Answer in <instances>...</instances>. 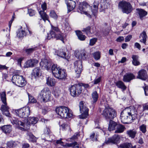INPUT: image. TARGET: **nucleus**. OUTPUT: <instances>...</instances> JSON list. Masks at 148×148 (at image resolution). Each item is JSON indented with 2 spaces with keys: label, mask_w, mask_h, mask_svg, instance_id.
<instances>
[{
  "label": "nucleus",
  "mask_w": 148,
  "mask_h": 148,
  "mask_svg": "<svg viewBox=\"0 0 148 148\" xmlns=\"http://www.w3.org/2000/svg\"><path fill=\"white\" fill-rule=\"evenodd\" d=\"M53 76L60 80L65 81L67 79L66 70L57 64H53L52 68Z\"/></svg>",
  "instance_id": "f257e3e1"
},
{
  "label": "nucleus",
  "mask_w": 148,
  "mask_h": 148,
  "mask_svg": "<svg viewBox=\"0 0 148 148\" xmlns=\"http://www.w3.org/2000/svg\"><path fill=\"white\" fill-rule=\"evenodd\" d=\"M51 29L49 33H47L46 39L48 40L51 38L55 39L56 40H60L64 43V34L61 32L60 29L58 27H55L51 25Z\"/></svg>",
  "instance_id": "f03ea898"
},
{
  "label": "nucleus",
  "mask_w": 148,
  "mask_h": 148,
  "mask_svg": "<svg viewBox=\"0 0 148 148\" xmlns=\"http://www.w3.org/2000/svg\"><path fill=\"white\" fill-rule=\"evenodd\" d=\"M101 109L99 108L98 111L101 113V115L107 121L114 119V118L116 116V111L115 110L109 106L107 107L105 106L104 110L101 113Z\"/></svg>",
  "instance_id": "7ed1b4c3"
},
{
  "label": "nucleus",
  "mask_w": 148,
  "mask_h": 148,
  "mask_svg": "<svg viewBox=\"0 0 148 148\" xmlns=\"http://www.w3.org/2000/svg\"><path fill=\"white\" fill-rule=\"evenodd\" d=\"M71 112L69 108L64 106L56 107L55 109V112L61 118L68 119L72 117L73 114Z\"/></svg>",
  "instance_id": "20e7f679"
},
{
  "label": "nucleus",
  "mask_w": 148,
  "mask_h": 148,
  "mask_svg": "<svg viewBox=\"0 0 148 148\" xmlns=\"http://www.w3.org/2000/svg\"><path fill=\"white\" fill-rule=\"evenodd\" d=\"M51 96V92L49 88L46 87L43 88L39 93L38 97L41 103H45L52 100Z\"/></svg>",
  "instance_id": "39448f33"
},
{
  "label": "nucleus",
  "mask_w": 148,
  "mask_h": 148,
  "mask_svg": "<svg viewBox=\"0 0 148 148\" xmlns=\"http://www.w3.org/2000/svg\"><path fill=\"white\" fill-rule=\"evenodd\" d=\"M11 81L14 84L21 87L25 86L27 83L25 79L23 76L18 74L14 75L12 77Z\"/></svg>",
  "instance_id": "423d86ee"
},
{
  "label": "nucleus",
  "mask_w": 148,
  "mask_h": 148,
  "mask_svg": "<svg viewBox=\"0 0 148 148\" xmlns=\"http://www.w3.org/2000/svg\"><path fill=\"white\" fill-rule=\"evenodd\" d=\"M119 8L121 9L123 13L128 14L131 13L133 10V7L131 4L125 1H120L118 4Z\"/></svg>",
  "instance_id": "0eeeda50"
},
{
  "label": "nucleus",
  "mask_w": 148,
  "mask_h": 148,
  "mask_svg": "<svg viewBox=\"0 0 148 148\" xmlns=\"http://www.w3.org/2000/svg\"><path fill=\"white\" fill-rule=\"evenodd\" d=\"M69 90L71 95L74 97H78L81 94L82 90L79 83L71 85Z\"/></svg>",
  "instance_id": "6e6552de"
},
{
  "label": "nucleus",
  "mask_w": 148,
  "mask_h": 148,
  "mask_svg": "<svg viewBox=\"0 0 148 148\" xmlns=\"http://www.w3.org/2000/svg\"><path fill=\"white\" fill-rule=\"evenodd\" d=\"M91 9L92 6L88 3L86 2H83L79 5L78 11L79 12V11L82 14H84L89 17L91 18V15L90 14Z\"/></svg>",
  "instance_id": "1a4fd4ad"
},
{
  "label": "nucleus",
  "mask_w": 148,
  "mask_h": 148,
  "mask_svg": "<svg viewBox=\"0 0 148 148\" xmlns=\"http://www.w3.org/2000/svg\"><path fill=\"white\" fill-rule=\"evenodd\" d=\"M15 112L16 116L18 117L23 119L27 118L30 114V107L27 106L24 107L16 110Z\"/></svg>",
  "instance_id": "9d476101"
},
{
  "label": "nucleus",
  "mask_w": 148,
  "mask_h": 148,
  "mask_svg": "<svg viewBox=\"0 0 148 148\" xmlns=\"http://www.w3.org/2000/svg\"><path fill=\"white\" fill-rule=\"evenodd\" d=\"M129 112L127 109H124L121 112V122L124 124H128L132 122L133 121L131 119V116H130Z\"/></svg>",
  "instance_id": "9b49d317"
},
{
  "label": "nucleus",
  "mask_w": 148,
  "mask_h": 148,
  "mask_svg": "<svg viewBox=\"0 0 148 148\" xmlns=\"http://www.w3.org/2000/svg\"><path fill=\"white\" fill-rule=\"evenodd\" d=\"M79 111L81 113L80 118L82 119H85L88 115L89 110L88 108L84 105V101H81L79 103Z\"/></svg>",
  "instance_id": "f8f14e48"
},
{
  "label": "nucleus",
  "mask_w": 148,
  "mask_h": 148,
  "mask_svg": "<svg viewBox=\"0 0 148 148\" xmlns=\"http://www.w3.org/2000/svg\"><path fill=\"white\" fill-rule=\"evenodd\" d=\"M74 64L76 77L78 78L80 76L81 73L83 70L82 61H76Z\"/></svg>",
  "instance_id": "ddd939ff"
},
{
  "label": "nucleus",
  "mask_w": 148,
  "mask_h": 148,
  "mask_svg": "<svg viewBox=\"0 0 148 148\" xmlns=\"http://www.w3.org/2000/svg\"><path fill=\"white\" fill-rule=\"evenodd\" d=\"M54 51V54L55 55L63 58L65 60H67L66 57V53L65 52V50L62 48H59L58 49H53Z\"/></svg>",
  "instance_id": "4468645a"
},
{
  "label": "nucleus",
  "mask_w": 148,
  "mask_h": 148,
  "mask_svg": "<svg viewBox=\"0 0 148 148\" xmlns=\"http://www.w3.org/2000/svg\"><path fill=\"white\" fill-rule=\"evenodd\" d=\"M148 78V74L147 71L143 69L140 70L138 73L137 78L143 81L146 80Z\"/></svg>",
  "instance_id": "2eb2a0df"
},
{
  "label": "nucleus",
  "mask_w": 148,
  "mask_h": 148,
  "mask_svg": "<svg viewBox=\"0 0 148 148\" xmlns=\"http://www.w3.org/2000/svg\"><path fill=\"white\" fill-rule=\"evenodd\" d=\"M38 62V60L35 58L27 60L25 63L24 67L28 68L34 67Z\"/></svg>",
  "instance_id": "dca6fc26"
},
{
  "label": "nucleus",
  "mask_w": 148,
  "mask_h": 148,
  "mask_svg": "<svg viewBox=\"0 0 148 148\" xmlns=\"http://www.w3.org/2000/svg\"><path fill=\"white\" fill-rule=\"evenodd\" d=\"M2 104L1 106V110L3 114L7 116L10 117L11 114L9 112L10 107L7 105V102H2Z\"/></svg>",
  "instance_id": "f3484780"
},
{
  "label": "nucleus",
  "mask_w": 148,
  "mask_h": 148,
  "mask_svg": "<svg viewBox=\"0 0 148 148\" xmlns=\"http://www.w3.org/2000/svg\"><path fill=\"white\" fill-rule=\"evenodd\" d=\"M135 79V76L133 73L128 72L126 73L123 76V81L125 82H130L131 81Z\"/></svg>",
  "instance_id": "a211bd4d"
},
{
  "label": "nucleus",
  "mask_w": 148,
  "mask_h": 148,
  "mask_svg": "<svg viewBox=\"0 0 148 148\" xmlns=\"http://www.w3.org/2000/svg\"><path fill=\"white\" fill-rule=\"evenodd\" d=\"M82 31L89 37L91 36L95 32L93 27L90 26L83 28Z\"/></svg>",
  "instance_id": "6ab92c4d"
},
{
  "label": "nucleus",
  "mask_w": 148,
  "mask_h": 148,
  "mask_svg": "<svg viewBox=\"0 0 148 148\" xmlns=\"http://www.w3.org/2000/svg\"><path fill=\"white\" fill-rule=\"evenodd\" d=\"M67 8V12H70L75 7L76 3L75 1L71 0H68L66 3Z\"/></svg>",
  "instance_id": "aec40b11"
},
{
  "label": "nucleus",
  "mask_w": 148,
  "mask_h": 148,
  "mask_svg": "<svg viewBox=\"0 0 148 148\" xmlns=\"http://www.w3.org/2000/svg\"><path fill=\"white\" fill-rule=\"evenodd\" d=\"M110 3L107 0H101L100 2V11L102 12L106 9H108L110 7Z\"/></svg>",
  "instance_id": "412c9836"
},
{
  "label": "nucleus",
  "mask_w": 148,
  "mask_h": 148,
  "mask_svg": "<svg viewBox=\"0 0 148 148\" xmlns=\"http://www.w3.org/2000/svg\"><path fill=\"white\" fill-rule=\"evenodd\" d=\"M41 71L39 67L35 68L33 70L31 75L32 78L36 79L39 77L40 72Z\"/></svg>",
  "instance_id": "4be33fe9"
},
{
  "label": "nucleus",
  "mask_w": 148,
  "mask_h": 148,
  "mask_svg": "<svg viewBox=\"0 0 148 148\" xmlns=\"http://www.w3.org/2000/svg\"><path fill=\"white\" fill-rule=\"evenodd\" d=\"M113 120L112 119L110 121H108L109 122L108 129L109 131L115 130L118 124L114 121H113Z\"/></svg>",
  "instance_id": "5701e85b"
},
{
  "label": "nucleus",
  "mask_w": 148,
  "mask_h": 148,
  "mask_svg": "<svg viewBox=\"0 0 148 148\" xmlns=\"http://www.w3.org/2000/svg\"><path fill=\"white\" fill-rule=\"evenodd\" d=\"M129 112L130 116H131V119L134 121L137 118V112L135 109L130 110L129 109H126Z\"/></svg>",
  "instance_id": "b1692460"
},
{
  "label": "nucleus",
  "mask_w": 148,
  "mask_h": 148,
  "mask_svg": "<svg viewBox=\"0 0 148 148\" xmlns=\"http://www.w3.org/2000/svg\"><path fill=\"white\" fill-rule=\"evenodd\" d=\"M56 83V80L53 77H49L47 78L46 84L49 86H54Z\"/></svg>",
  "instance_id": "393cba45"
},
{
  "label": "nucleus",
  "mask_w": 148,
  "mask_h": 148,
  "mask_svg": "<svg viewBox=\"0 0 148 148\" xmlns=\"http://www.w3.org/2000/svg\"><path fill=\"white\" fill-rule=\"evenodd\" d=\"M99 2L98 1H95L93 3V8L91 9V12L95 16L96 15L97 13L98 10V6L99 5Z\"/></svg>",
  "instance_id": "a878e982"
},
{
  "label": "nucleus",
  "mask_w": 148,
  "mask_h": 148,
  "mask_svg": "<svg viewBox=\"0 0 148 148\" xmlns=\"http://www.w3.org/2000/svg\"><path fill=\"white\" fill-rule=\"evenodd\" d=\"M115 84L117 88L121 89L123 91L125 90L127 88L124 83L121 80H118L115 83Z\"/></svg>",
  "instance_id": "bb28decb"
},
{
  "label": "nucleus",
  "mask_w": 148,
  "mask_h": 148,
  "mask_svg": "<svg viewBox=\"0 0 148 148\" xmlns=\"http://www.w3.org/2000/svg\"><path fill=\"white\" fill-rule=\"evenodd\" d=\"M38 120V118L37 117H30L29 118L27 123H25L27 124L26 125L29 128L30 126V124L33 125H35L37 123Z\"/></svg>",
  "instance_id": "cd10ccee"
},
{
  "label": "nucleus",
  "mask_w": 148,
  "mask_h": 148,
  "mask_svg": "<svg viewBox=\"0 0 148 148\" xmlns=\"http://www.w3.org/2000/svg\"><path fill=\"white\" fill-rule=\"evenodd\" d=\"M12 122L13 124H16V125L18 126L21 125L24 127L25 128L27 129H28L27 127H25L26 124H25V123L19 121L17 118H14L13 119H12Z\"/></svg>",
  "instance_id": "c85d7f7f"
},
{
  "label": "nucleus",
  "mask_w": 148,
  "mask_h": 148,
  "mask_svg": "<svg viewBox=\"0 0 148 148\" xmlns=\"http://www.w3.org/2000/svg\"><path fill=\"white\" fill-rule=\"evenodd\" d=\"M59 124L63 131L65 130L67 128L69 127L67 121L65 120H62L61 122H59Z\"/></svg>",
  "instance_id": "c756f323"
},
{
  "label": "nucleus",
  "mask_w": 148,
  "mask_h": 148,
  "mask_svg": "<svg viewBox=\"0 0 148 148\" xmlns=\"http://www.w3.org/2000/svg\"><path fill=\"white\" fill-rule=\"evenodd\" d=\"M147 37V36L146 32L144 30L140 34L139 38H142V39L140 40V42L141 43H143L145 45H146Z\"/></svg>",
  "instance_id": "7c9ffc66"
},
{
  "label": "nucleus",
  "mask_w": 148,
  "mask_h": 148,
  "mask_svg": "<svg viewBox=\"0 0 148 148\" xmlns=\"http://www.w3.org/2000/svg\"><path fill=\"white\" fill-rule=\"evenodd\" d=\"M92 100L91 101V103L92 105H95L98 100L99 95L97 92L95 90L92 94Z\"/></svg>",
  "instance_id": "2f4dec72"
},
{
  "label": "nucleus",
  "mask_w": 148,
  "mask_h": 148,
  "mask_svg": "<svg viewBox=\"0 0 148 148\" xmlns=\"http://www.w3.org/2000/svg\"><path fill=\"white\" fill-rule=\"evenodd\" d=\"M1 129L5 134L9 133L12 131V126L10 125H4L1 127Z\"/></svg>",
  "instance_id": "473e14b6"
},
{
  "label": "nucleus",
  "mask_w": 148,
  "mask_h": 148,
  "mask_svg": "<svg viewBox=\"0 0 148 148\" xmlns=\"http://www.w3.org/2000/svg\"><path fill=\"white\" fill-rule=\"evenodd\" d=\"M136 10L137 11L139 15L140 18L141 19H142L147 14V12L143 9L137 8Z\"/></svg>",
  "instance_id": "72a5a7b5"
},
{
  "label": "nucleus",
  "mask_w": 148,
  "mask_h": 148,
  "mask_svg": "<svg viewBox=\"0 0 148 148\" xmlns=\"http://www.w3.org/2000/svg\"><path fill=\"white\" fill-rule=\"evenodd\" d=\"M75 32L78 39L80 41H84L87 38L85 35L83 34L81 31L76 30Z\"/></svg>",
  "instance_id": "f704fd0d"
},
{
  "label": "nucleus",
  "mask_w": 148,
  "mask_h": 148,
  "mask_svg": "<svg viewBox=\"0 0 148 148\" xmlns=\"http://www.w3.org/2000/svg\"><path fill=\"white\" fill-rule=\"evenodd\" d=\"M51 132L49 127H46V131L44 132V135L46 137L43 139H46V138H49L51 139H54L55 138L54 136L51 134Z\"/></svg>",
  "instance_id": "c9c22d12"
},
{
  "label": "nucleus",
  "mask_w": 148,
  "mask_h": 148,
  "mask_svg": "<svg viewBox=\"0 0 148 148\" xmlns=\"http://www.w3.org/2000/svg\"><path fill=\"white\" fill-rule=\"evenodd\" d=\"M125 129L124 125L120 124H118L116 128V130H115V132L116 133H122L124 132Z\"/></svg>",
  "instance_id": "e433bc0d"
},
{
  "label": "nucleus",
  "mask_w": 148,
  "mask_h": 148,
  "mask_svg": "<svg viewBox=\"0 0 148 148\" xmlns=\"http://www.w3.org/2000/svg\"><path fill=\"white\" fill-rule=\"evenodd\" d=\"M132 63L134 66H138L140 64V62L138 61L139 56L138 55H133L132 56Z\"/></svg>",
  "instance_id": "4c0bfd02"
},
{
  "label": "nucleus",
  "mask_w": 148,
  "mask_h": 148,
  "mask_svg": "<svg viewBox=\"0 0 148 148\" xmlns=\"http://www.w3.org/2000/svg\"><path fill=\"white\" fill-rule=\"evenodd\" d=\"M38 49V47H34L32 48L27 49H25V53L28 55H30L33 52Z\"/></svg>",
  "instance_id": "58836bf2"
},
{
  "label": "nucleus",
  "mask_w": 148,
  "mask_h": 148,
  "mask_svg": "<svg viewBox=\"0 0 148 148\" xmlns=\"http://www.w3.org/2000/svg\"><path fill=\"white\" fill-rule=\"evenodd\" d=\"M84 136L83 133L80 132L75 133L73 136L69 139H82Z\"/></svg>",
  "instance_id": "ea45409f"
},
{
  "label": "nucleus",
  "mask_w": 148,
  "mask_h": 148,
  "mask_svg": "<svg viewBox=\"0 0 148 148\" xmlns=\"http://www.w3.org/2000/svg\"><path fill=\"white\" fill-rule=\"evenodd\" d=\"M22 27L18 29V31L16 32L17 36L19 38H23L25 36H26V33L25 30H21Z\"/></svg>",
  "instance_id": "a19ab883"
},
{
  "label": "nucleus",
  "mask_w": 148,
  "mask_h": 148,
  "mask_svg": "<svg viewBox=\"0 0 148 148\" xmlns=\"http://www.w3.org/2000/svg\"><path fill=\"white\" fill-rule=\"evenodd\" d=\"M52 94L56 98H58L60 94V90L59 88L55 87L53 88Z\"/></svg>",
  "instance_id": "79ce46f5"
},
{
  "label": "nucleus",
  "mask_w": 148,
  "mask_h": 148,
  "mask_svg": "<svg viewBox=\"0 0 148 148\" xmlns=\"http://www.w3.org/2000/svg\"><path fill=\"white\" fill-rule=\"evenodd\" d=\"M120 142V139H108L105 143L108 144H117Z\"/></svg>",
  "instance_id": "37998d69"
},
{
  "label": "nucleus",
  "mask_w": 148,
  "mask_h": 148,
  "mask_svg": "<svg viewBox=\"0 0 148 148\" xmlns=\"http://www.w3.org/2000/svg\"><path fill=\"white\" fill-rule=\"evenodd\" d=\"M39 13L40 15L42 18L45 22L48 19V18H49L48 16L44 11L41 10L39 12Z\"/></svg>",
  "instance_id": "c03bdc74"
},
{
  "label": "nucleus",
  "mask_w": 148,
  "mask_h": 148,
  "mask_svg": "<svg viewBox=\"0 0 148 148\" xmlns=\"http://www.w3.org/2000/svg\"><path fill=\"white\" fill-rule=\"evenodd\" d=\"M127 134L129 137L132 138H134L136 134V132L133 130H130L127 131Z\"/></svg>",
  "instance_id": "a18cd8bd"
},
{
  "label": "nucleus",
  "mask_w": 148,
  "mask_h": 148,
  "mask_svg": "<svg viewBox=\"0 0 148 148\" xmlns=\"http://www.w3.org/2000/svg\"><path fill=\"white\" fill-rule=\"evenodd\" d=\"M49 16L50 17L53 18L55 20H57L58 18V15L53 10H51L50 11Z\"/></svg>",
  "instance_id": "49530a36"
},
{
  "label": "nucleus",
  "mask_w": 148,
  "mask_h": 148,
  "mask_svg": "<svg viewBox=\"0 0 148 148\" xmlns=\"http://www.w3.org/2000/svg\"><path fill=\"white\" fill-rule=\"evenodd\" d=\"M92 55L95 59L96 60H97L100 58L101 53L99 51L95 52L92 54Z\"/></svg>",
  "instance_id": "de8ad7c7"
},
{
  "label": "nucleus",
  "mask_w": 148,
  "mask_h": 148,
  "mask_svg": "<svg viewBox=\"0 0 148 148\" xmlns=\"http://www.w3.org/2000/svg\"><path fill=\"white\" fill-rule=\"evenodd\" d=\"M119 147L121 148H132V145L129 143H126L121 144Z\"/></svg>",
  "instance_id": "09e8293b"
},
{
  "label": "nucleus",
  "mask_w": 148,
  "mask_h": 148,
  "mask_svg": "<svg viewBox=\"0 0 148 148\" xmlns=\"http://www.w3.org/2000/svg\"><path fill=\"white\" fill-rule=\"evenodd\" d=\"M0 96L2 102H7L6 94L5 92H2L0 94Z\"/></svg>",
  "instance_id": "8fccbe9b"
},
{
  "label": "nucleus",
  "mask_w": 148,
  "mask_h": 148,
  "mask_svg": "<svg viewBox=\"0 0 148 148\" xmlns=\"http://www.w3.org/2000/svg\"><path fill=\"white\" fill-rule=\"evenodd\" d=\"M29 102L30 103H34L36 102V100L33 96L28 94Z\"/></svg>",
  "instance_id": "3c124183"
},
{
  "label": "nucleus",
  "mask_w": 148,
  "mask_h": 148,
  "mask_svg": "<svg viewBox=\"0 0 148 148\" xmlns=\"http://www.w3.org/2000/svg\"><path fill=\"white\" fill-rule=\"evenodd\" d=\"M66 145L68 147H73V148H79L78 144L76 142L71 143H67Z\"/></svg>",
  "instance_id": "603ef678"
},
{
  "label": "nucleus",
  "mask_w": 148,
  "mask_h": 148,
  "mask_svg": "<svg viewBox=\"0 0 148 148\" xmlns=\"http://www.w3.org/2000/svg\"><path fill=\"white\" fill-rule=\"evenodd\" d=\"M24 59V58L23 57H21L19 58H18V57L14 58V60L17 62L18 65L20 66H21L22 62Z\"/></svg>",
  "instance_id": "864d4df0"
},
{
  "label": "nucleus",
  "mask_w": 148,
  "mask_h": 148,
  "mask_svg": "<svg viewBox=\"0 0 148 148\" xmlns=\"http://www.w3.org/2000/svg\"><path fill=\"white\" fill-rule=\"evenodd\" d=\"M36 11L31 8L28 9V13L30 16H32L35 14Z\"/></svg>",
  "instance_id": "5fc2aeb1"
},
{
  "label": "nucleus",
  "mask_w": 148,
  "mask_h": 148,
  "mask_svg": "<svg viewBox=\"0 0 148 148\" xmlns=\"http://www.w3.org/2000/svg\"><path fill=\"white\" fill-rule=\"evenodd\" d=\"M48 60L47 59L42 60L41 61L40 63V66L43 67L46 66L47 64H48Z\"/></svg>",
  "instance_id": "6e6d98bb"
},
{
  "label": "nucleus",
  "mask_w": 148,
  "mask_h": 148,
  "mask_svg": "<svg viewBox=\"0 0 148 148\" xmlns=\"http://www.w3.org/2000/svg\"><path fill=\"white\" fill-rule=\"evenodd\" d=\"M26 135L27 136H28L29 139H38L36 138L31 132L27 131Z\"/></svg>",
  "instance_id": "4d7b16f0"
},
{
  "label": "nucleus",
  "mask_w": 148,
  "mask_h": 148,
  "mask_svg": "<svg viewBox=\"0 0 148 148\" xmlns=\"http://www.w3.org/2000/svg\"><path fill=\"white\" fill-rule=\"evenodd\" d=\"M52 65L51 63L49 61L48 62V64H47L46 66H45V67L48 71L51 70L52 71Z\"/></svg>",
  "instance_id": "13d9d810"
},
{
  "label": "nucleus",
  "mask_w": 148,
  "mask_h": 148,
  "mask_svg": "<svg viewBox=\"0 0 148 148\" xmlns=\"http://www.w3.org/2000/svg\"><path fill=\"white\" fill-rule=\"evenodd\" d=\"M140 130L143 133H145L146 132V126L143 124L140 127Z\"/></svg>",
  "instance_id": "bf43d9fd"
},
{
  "label": "nucleus",
  "mask_w": 148,
  "mask_h": 148,
  "mask_svg": "<svg viewBox=\"0 0 148 148\" xmlns=\"http://www.w3.org/2000/svg\"><path fill=\"white\" fill-rule=\"evenodd\" d=\"M145 86H143L142 88H143L145 94V96H148V86L146 85V84H145Z\"/></svg>",
  "instance_id": "052dcab7"
},
{
  "label": "nucleus",
  "mask_w": 148,
  "mask_h": 148,
  "mask_svg": "<svg viewBox=\"0 0 148 148\" xmlns=\"http://www.w3.org/2000/svg\"><path fill=\"white\" fill-rule=\"evenodd\" d=\"M97 41V39L96 38H94L91 39L90 41L89 45L91 46L93 45Z\"/></svg>",
  "instance_id": "680f3d73"
},
{
  "label": "nucleus",
  "mask_w": 148,
  "mask_h": 148,
  "mask_svg": "<svg viewBox=\"0 0 148 148\" xmlns=\"http://www.w3.org/2000/svg\"><path fill=\"white\" fill-rule=\"evenodd\" d=\"M15 143L14 142L10 141L8 142L7 143L8 146L10 148H12L14 147H15Z\"/></svg>",
  "instance_id": "e2e57ef3"
},
{
  "label": "nucleus",
  "mask_w": 148,
  "mask_h": 148,
  "mask_svg": "<svg viewBox=\"0 0 148 148\" xmlns=\"http://www.w3.org/2000/svg\"><path fill=\"white\" fill-rule=\"evenodd\" d=\"M3 78L5 79H6L8 81H10L11 79L10 78L9 79L8 78V75L6 73H3L2 75Z\"/></svg>",
  "instance_id": "0e129e2a"
},
{
  "label": "nucleus",
  "mask_w": 148,
  "mask_h": 148,
  "mask_svg": "<svg viewBox=\"0 0 148 148\" xmlns=\"http://www.w3.org/2000/svg\"><path fill=\"white\" fill-rule=\"evenodd\" d=\"M95 134L94 132L92 133L90 136L91 139H97L98 138L99 135L98 134H96L95 136Z\"/></svg>",
  "instance_id": "69168bd1"
},
{
  "label": "nucleus",
  "mask_w": 148,
  "mask_h": 148,
  "mask_svg": "<svg viewBox=\"0 0 148 148\" xmlns=\"http://www.w3.org/2000/svg\"><path fill=\"white\" fill-rule=\"evenodd\" d=\"M132 38V36L131 35H129L127 36L125 38V42H129Z\"/></svg>",
  "instance_id": "338daca9"
},
{
  "label": "nucleus",
  "mask_w": 148,
  "mask_h": 148,
  "mask_svg": "<svg viewBox=\"0 0 148 148\" xmlns=\"http://www.w3.org/2000/svg\"><path fill=\"white\" fill-rule=\"evenodd\" d=\"M48 108L47 107H44L42 109V112L43 115H45L48 112Z\"/></svg>",
  "instance_id": "774afa93"
}]
</instances>
